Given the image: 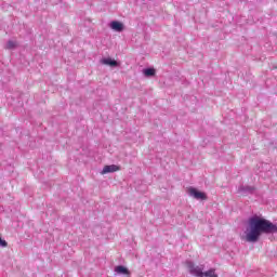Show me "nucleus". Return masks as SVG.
<instances>
[{
    "label": "nucleus",
    "mask_w": 277,
    "mask_h": 277,
    "mask_svg": "<svg viewBox=\"0 0 277 277\" xmlns=\"http://www.w3.org/2000/svg\"><path fill=\"white\" fill-rule=\"evenodd\" d=\"M277 233V225L261 216L249 219V226L245 232V239L249 243H256L261 235Z\"/></svg>",
    "instance_id": "obj_1"
},
{
    "label": "nucleus",
    "mask_w": 277,
    "mask_h": 277,
    "mask_svg": "<svg viewBox=\"0 0 277 277\" xmlns=\"http://www.w3.org/2000/svg\"><path fill=\"white\" fill-rule=\"evenodd\" d=\"M189 274L196 277H202V267L195 265L192 262H187Z\"/></svg>",
    "instance_id": "obj_2"
},
{
    "label": "nucleus",
    "mask_w": 277,
    "mask_h": 277,
    "mask_svg": "<svg viewBox=\"0 0 277 277\" xmlns=\"http://www.w3.org/2000/svg\"><path fill=\"white\" fill-rule=\"evenodd\" d=\"M188 194L189 196H193L196 200H207V194L194 188L189 187L188 188Z\"/></svg>",
    "instance_id": "obj_3"
},
{
    "label": "nucleus",
    "mask_w": 277,
    "mask_h": 277,
    "mask_svg": "<svg viewBox=\"0 0 277 277\" xmlns=\"http://www.w3.org/2000/svg\"><path fill=\"white\" fill-rule=\"evenodd\" d=\"M120 170V166L117 164H110V166H105L102 174H109V173H114V172H119Z\"/></svg>",
    "instance_id": "obj_4"
},
{
    "label": "nucleus",
    "mask_w": 277,
    "mask_h": 277,
    "mask_svg": "<svg viewBox=\"0 0 277 277\" xmlns=\"http://www.w3.org/2000/svg\"><path fill=\"white\" fill-rule=\"evenodd\" d=\"M115 272H116V274H120V275H123V276H131V272H129V268H127L122 265L116 266Z\"/></svg>",
    "instance_id": "obj_5"
},
{
    "label": "nucleus",
    "mask_w": 277,
    "mask_h": 277,
    "mask_svg": "<svg viewBox=\"0 0 277 277\" xmlns=\"http://www.w3.org/2000/svg\"><path fill=\"white\" fill-rule=\"evenodd\" d=\"M110 27H111V29H114V31H123L124 30V25L117 21L111 22Z\"/></svg>",
    "instance_id": "obj_6"
},
{
    "label": "nucleus",
    "mask_w": 277,
    "mask_h": 277,
    "mask_svg": "<svg viewBox=\"0 0 277 277\" xmlns=\"http://www.w3.org/2000/svg\"><path fill=\"white\" fill-rule=\"evenodd\" d=\"M201 277H217V274L215 273V268H210L207 272H202Z\"/></svg>",
    "instance_id": "obj_7"
},
{
    "label": "nucleus",
    "mask_w": 277,
    "mask_h": 277,
    "mask_svg": "<svg viewBox=\"0 0 277 277\" xmlns=\"http://www.w3.org/2000/svg\"><path fill=\"white\" fill-rule=\"evenodd\" d=\"M102 64H105L106 66H111V67H116L118 66V62L111 60V58H104L102 61Z\"/></svg>",
    "instance_id": "obj_8"
},
{
    "label": "nucleus",
    "mask_w": 277,
    "mask_h": 277,
    "mask_svg": "<svg viewBox=\"0 0 277 277\" xmlns=\"http://www.w3.org/2000/svg\"><path fill=\"white\" fill-rule=\"evenodd\" d=\"M156 72L155 68L144 69L145 77H155Z\"/></svg>",
    "instance_id": "obj_9"
},
{
    "label": "nucleus",
    "mask_w": 277,
    "mask_h": 277,
    "mask_svg": "<svg viewBox=\"0 0 277 277\" xmlns=\"http://www.w3.org/2000/svg\"><path fill=\"white\" fill-rule=\"evenodd\" d=\"M17 47H18V43L16 41L10 40L6 43V49H9V50L16 49Z\"/></svg>",
    "instance_id": "obj_10"
},
{
    "label": "nucleus",
    "mask_w": 277,
    "mask_h": 277,
    "mask_svg": "<svg viewBox=\"0 0 277 277\" xmlns=\"http://www.w3.org/2000/svg\"><path fill=\"white\" fill-rule=\"evenodd\" d=\"M0 246H2V248H8V241L1 239L0 237Z\"/></svg>",
    "instance_id": "obj_11"
},
{
    "label": "nucleus",
    "mask_w": 277,
    "mask_h": 277,
    "mask_svg": "<svg viewBox=\"0 0 277 277\" xmlns=\"http://www.w3.org/2000/svg\"><path fill=\"white\" fill-rule=\"evenodd\" d=\"M247 192H252V188L248 187V188H247Z\"/></svg>",
    "instance_id": "obj_12"
}]
</instances>
